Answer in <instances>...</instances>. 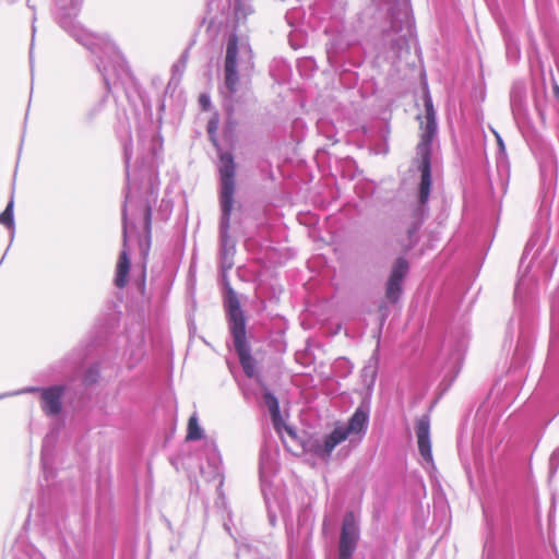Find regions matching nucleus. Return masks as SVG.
I'll return each mask as SVG.
<instances>
[{"label":"nucleus","mask_w":559,"mask_h":559,"mask_svg":"<svg viewBox=\"0 0 559 559\" xmlns=\"http://www.w3.org/2000/svg\"><path fill=\"white\" fill-rule=\"evenodd\" d=\"M199 104L202 107L203 110H209L211 107V100L210 97L206 94H201L199 96Z\"/></svg>","instance_id":"6ab92c4d"},{"label":"nucleus","mask_w":559,"mask_h":559,"mask_svg":"<svg viewBox=\"0 0 559 559\" xmlns=\"http://www.w3.org/2000/svg\"><path fill=\"white\" fill-rule=\"evenodd\" d=\"M358 540V528L356 519L353 512H347L344 516L340 546H338V559H350Z\"/></svg>","instance_id":"39448f33"},{"label":"nucleus","mask_w":559,"mask_h":559,"mask_svg":"<svg viewBox=\"0 0 559 559\" xmlns=\"http://www.w3.org/2000/svg\"><path fill=\"white\" fill-rule=\"evenodd\" d=\"M263 397L264 403L270 411L272 423L276 432L282 433V426H284V420L280 412V404L277 399L271 392H265Z\"/></svg>","instance_id":"ddd939ff"},{"label":"nucleus","mask_w":559,"mask_h":559,"mask_svg":"<svg viewBox=\"0 0 559 559\" xmlns=\"http://www.w3.org/2000/svg\"><path fill=\"white\" fill-rule=\"evenodd\" d=\"M408 271V263L404 258H399L392 267L385 284V298L395 304L402 294V283Z\"/></svg>","instance_id":"423d86ee"},{"label":"nucleus","mask_w":559,"mask_h":559,"mask_svg":"<svg viewBox=\"0 0 559 559\" xmlns=\"http://www.w3.org/2000/svg\"><path fill=\"white\" fill-rule=\"evenodd\" d=\"M426 114L418 116L420 128V141L417 144V154L420 156L419 170L421 173L419 185V202L426 204L431 188V143L437 134V121L433 104L430 95L427 93L424 99Z\"/></svg>","instance_id":"f257e3e1"},{"label":"nucleus","mask_w":559,"mask_h":559,"mask_svg":"<svg viewBox=\"0 0 559 559\" xmlns=\"http://www.w3.org/2000/svg\"><path fill=\"white\" fill-rule=\"evenodd\" d=\"M288 451H290L295 455H299L304 452H313L316 454L314 449L320 443H312L310 441H301L297 436L296 431L284 423L282 426V433H278Z\"/></svg>","instance_id":"1a4fd4ad"},{"label":"nucleus","mask_w":559,"mask_h":559,"mask_svg":"<svg viewBox=\"0 0 559 559\" xmlns=\"http://www.w3.org/2000/svg\"><path fill=\"white\" fill-rule=\"evenodd\" d=\"M226 305L230 322V332L233 336H241L243 333H246L245 316L241 310L239 299L231 288L228 289Z\"/></svg>","instance_id":"6e6552de"},{"label":"nucleus","mask_w":559,"mask_h":559,"mask_svg":"<svg viewBox=\"0 0 559 559\" xmlns=\"http://www.w3.org/2000/svg\"><path fill=\"white\" fill-rule=\"evenodd\" d=\"M131 269V261L128 252L122 250L119 254L117 264H116V275H115V285L118 288H124L129 281V273Z\"/></svg>","instance_id":"f8f14e48"},{"label":"nucleus","mask_w":559,"mask_h":559,"mask_svg":"<svg viewBox=\"0 0 559 559\" xmlns=\"http://www.w3.org/2000/svg\"><path fill=\"white\" fill-rule=\"evenodd\" d=\"M431 424L430 416L423 415L415 421V433L417 445L420 456L427 463H433L432 448H431Z\"/></svg>","instance_id":"0eeeda50"},{"label":"nucleus","mask_w":559,"mask_h":559,"mask_svg":"<svg viewBox=\"0 0 559 559\" xmlns=\"http://www.w3.org/2000/svg\"><path fill=\"white\" fill-rule=\"evenodd\" d=\"M13 206H14V201H13V199H11L10 202L8 203L5 210L0 214V224L5 226L9 229L13 228V226H14Z\"/></svg>","instance_id":"2eb2a0df"},{"label":"nucleus","mask_w":559,"mask_h":559,"mask_svg":"<svg viewBox=\"0 0 559 559\" xmlns=\"http://www.w3.org/2000/svg\"><path fill=\"white\" fill-rule=\"evenodd\" d=\"M218 116L215 115L214 117H212L207 123V133L211 138V140L215 143L216 140H215V135H216V131L218 129Z\"/></svg>","instance_id":"f3484780"},{"label":"nucleus","mask_w":559,"mask_h":559,"mask_svg":"<svg viewBox=\"0 0 559 559\" xmlns=\"http://www.w3.org/2000/svg\"><path fill=\"white\" fill-rule=\"evenodd\" d=\"M552 92L556 98L559 99V85L557 83L554 84Z\"/></svg>","instance_id":"aec40b11"},{"label":"nucleus","mask_w":559,"mask_h":559,"mask_svg":"<svg viewBox=\"0 0 559 559\" xmlns=\"http://www.w3.org/2000/svg\"><path fill=\"white\" fill-rule=\"evenodd\" d=\"M368 423V414L358 408L349 418L347 426H337L328 435L323 441V445H318L314 451L320 457L329 456L336 445L345 441L349 436L360 435L366 430Z\"/></svg>","instance_id":"7ed1b4c3"},{"label":"nucleus","mask_w":559,"mask_h":559,"mask_svg":"<svg viewBox=\"0 0 559 559\" xmlns=\"http://www.w3.org/2000/svg\"><path fill=\"white\" fill-rule=\"evenodd\" d=\"M203 438V431L199 425L197 414L190 416L187 426L186 441H197Z\"/></svg>","instance_id":"4468645a"},{"label":"nucleus","mask_w":559,"mask_h":559,"mask_svg":"<svg viewBox=\"0 0 559 559\" xmlns=\"http://www.w3.org/2000/svg\"><path fill=\"white\" fill-rule=\"evenodd\" d=\"M63 389L61 386H51L41 392V408L50 416L58 415L61 411V397Z\"/></svg>","instance_id":"9b49d317"},{"label":"nucleus","mask_w":559,"mask_h":559,"mask_svg":"<svg viewBox=\"0 0 559 559\" xmlns=\"http://www.w3.org/2000/svg\"><path fill=\"white\" fill-rule=\"evenodd\" d=\"M254 55L249 45L242 46V64L243 69L248 71H252L254 69Z\"/></svg>","instance_id":"dca6fc26"},{"label":"nucleus","mask_w":559,"mask_h":559,"mask_svg":"<svg viewBox=\"0 0 559 559\" xmlns=\"http://www.w3.org/2000/svg\"><path fill=\"white\" fill-rule=\"evenodd\" d=\"M233 337H234L235 349L239 356L241 367H242L245 373L251 378L255 374V361L250 354V350H249V347L247 344L246 333H243L241 336L234 335Z\"/></svg>","instance_id":"9d476101"},{"label":"nucleus","mask_w":559,"mask_h":559,"mask_svg":"<svg viewBox=\"0 0 559 559\" xmlns=\"http://www.w3.org/2000/svg\"><path fill=\"white\" fill-rule=\"evenodd\" d=\"M144 223H145L146 235L150 238V236H151V223H152V209L150 206L145 207Z\"/></svg>","instance_id":"a211bd4d"},{"label":"nucleus","mask_w":559,"mask_h":559,"mask_svg":"<svg viewBox=\"0 0 559 559\" xmlns=\"http://www.w3.org/2000/svg\"><path fill=\"white\" fill-rule=\"evenodd\" d=\"M239 37L237 34L234 33L228 37L224 60L225 85L230 93H235L237 91V86L239 83Z\"/></svg>","instance_id":"20e7f679"},{"label":"nucleus","mask_w":559,"mask_h":559,"mask_svg":"<svg viewBox=\"0 0 559 559\" xmlns=\"http://www.w3.org/2000/svg\"><path fill=\"white\" fill-rule=\"evenodd\" d=\"M219 176H221V194H219V203L223 212V216L221 219V233L222 237L226 239L228 237V229L230 224V214L234 205V194H235V173L236 165L234 162V157L230 153H222L219 155Z\"/></svg>","instance_id":"f03ea898"}]
</instances>
